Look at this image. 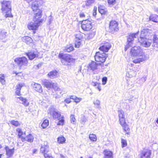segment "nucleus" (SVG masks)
Returning a JSON list of instances; mask_svg holds the SVG:
<instances>
[{"label": "nucleus", "instance_id": "nucleus-12", "mask_svg": "<svg viewBox=\"0 0 158 158\" xmlns=\"http://www.w3.org/2000/svg\"><path fill=\"white\" fill-rule=\"evenodd\" d=\"M119 30L118 24L117 22L115 20H111L109 24V31L112 34L115 32L118 31Z\"/></svg>", "mask_w": 158, "mask_h": 158}, {"label": "nucleus", "instance_id": "nucleus-10", "mask_svg": "<svg viewBox=\"0 0 158 158\" xmlns=\"http://www.w3.org/2000/svg\"><path fill=\"white\" fill-rule=\"evenodd\" d=\"M48 114L52 115L55 119L59 120L60 118V114L57 110L53 107H50L48 110Z\"/></svg>", "mask_w": 158, "mask_h": 158}, {"label": "nucleus", "instance_id": "nucleus-56", "mask_svg": "<svg viewBox=\"0 0 158 158\" xmlns=\"http://www.w3.org/2000/svg\"><path fill=\"white\" fill-rule=\"evenodd\" d=\"M70 99V98H68L64 100V102L67 103H69L71 102Z\"/></svg>", "mask_w": 158, "mask_h": 158}, {"label": "nucleus", "instance_id": "nucleus-11", "mask_svg": "<svg viewBox=\"0 0 158 158\" xmlns=\"http://www.w3.org/2000/svg\"><path fill=\"white\" fill-rule=\"evenodd\" d=\"M15 62L20 67L23 66H27L28 61L27 58L25 57H18L15 59Z\"/></svg>", "mask_w": 158, "mask_h": 158}, {"label": "nucleus", "instance_id": "nucleus-62", "mask_svg": "<svg viewBox=\"0 0 158 158\" xmlns=\"http://www.w3.org/2000/svg\"><path fill=\"white\" fill-rule=\"evenodd\" d=\"M155 11L157 13H158V8H155Z\"/></svg>", "mask_w": 158, "mask_h": 158}, {"label": "nucleus", "instance_id": "nucleus-28", "mask_svg": "<svg viewBox=\"0 0 158 158\" xmlns=\"http://www.w3.org/2000/svg\"><path fill=\"white\" fill-rule=\"evenodd\" d=\"M104 158H112V153L110 151L106 150L104 151Z\"/></svg>", "mask_w": 158, "mask_h": 158}, {"label": "nucleus", "instance_id": "nucleus-38", "mask_svg": "<svg viewBox=\"0 0 158 158\" xmlns=\"http://www.w3.org/2000/svg\"><path fill=\"white\" fill-rule=\"evenodd\" d=\"M65 140V139L63 136L59 137L57 139L58 142L60 143H64Z\"/></svg>", "mask_w": 158, "mask_h": 158}, {"label": "nucleus", "instance_id": "nucleus-64", "mask_svg": "<svg viewBox=\"0 0 158 158\" xmlns=\"http://www.w3.org/2000/svg\"><path fill=\"white\" fill-rule=\"evenodd\" d=\"M129 108V105H128L127 106V109H128Z\"/></svg>", "mask_w": 158, "mask_h": 158}, {"label": "nucleus", "instance_id": "nucleus-24", "mask_svg": "<svg viewBox=\"0 0 158 158\" xmlns=\"http://www.w3.org/2000/svg\"><path fill=\"white\" fill-rule=\"evenodd\" d=\"M18 98L22 102V104L25 106H27L29 105V103L26 98H24L22 97H18Z\"/></svg>", "mask_w": 158, "mask_h": 158}, {"label": "nucleus", "instance_id": "nucleus-35", "mask_svg": "<svg viewBox=\"0 0 158 158\" xmlns=\"http://www.w3.org/2000/svg\"><path fill=\"white\" fill-rule=\"evenodd\" d=\"M98 11L101 14H105L106 11L104 7L100 6L98 7Z\"/></svg>", "mask_w": 158, "mask_h": 158}, {"label": "nucleus", "instance_id": "nucleus-26", "mask_svg": "<svg viewBox=\"0 0 158 158\" xmlns=\"http://www.w3.org/2000/svg\"><path fill=\"white\" fill-rule=\"evenodd\" d=\"M23 85V84H19L16 85L17 88L16 89L15 93L17 95L20 96V90Z\"/></svg>", "mask_w": 158, "mask_h": 158}, {"label": "nucleus", "instance_id": "nucleus-55", "mask_svg": "<svg viewBox=\"0 0 158 158\" xmlns=\"http://www.w3.org/2000/svg\"><path fill=\"white\" fill-rule=\"evenodd\" d=\"M82 98H78L77 97V98L75 99L74 101L76 103H78L81 100Z\"/></svg>", "mask_w": 158, "mask_h": 158}, {"label": "nucleus", "instance_id": "nucleus-41", "mask_svg": "<svg viewBox=\"0 0 158 158\" xmlns=\"http://www.w3.org/2000/svg\"><path fill=\"white\" fill-rule=\"evenodd\" d=\"M147 79V77L146 76H144L141 78L137 81L138 83L142 84H143L146 80Z\"/></svg>", "mask_w": 158, "mask_h": 158}, {"label": "nucleus", "instance_id": "nucleus-52", "mask_svg": "<svg viewBox=\"0 0 158 158\" xmlns=\"http://www.w3.org/2000/svg\"><path fill=\"white\" fill-rule=\"evenodd\" d=\"M107 78L106 77H104L102 78V84L105 85L106 83Z\"/></svg>", "mask_w": 158, "mask_h": 158}, {"label": "nucleus", "instance_id": "nucleus-50", "mask_svg": "<svg viewBox=\"0 0 158 158\" xmlns=\"http://www.w3.org/2000/svg\"><path fill=\"white\" fill-rule=\"evenodd\" d=\"M95 0H88L86 2V6H89L93 3Z\"/></svg>", "mask_w": 158, "mask_h": 158}, {"label": "nucleus", "instance_id": "nucleus-4", "mask_svg": "<svg viewBox=\"0 0 158 158\" xmlns=\"http://www.w3.org/2000/svg\"><path fill=\"white\" fill-rule=\"evenodd\" d=\"M138 32L135 33L130 34L129 36L127 39V44L125 46V50L126 51L130 47L132 46L134 43V40L137 39Z\"/></svg>", "mask_w": 158, "mask_h": 158}, {"label": "nucleus", "instance_id": "nucleus-47", "mask_svg": "<svg viewBox=\"0 0 158 158\" xmlns=\"http://www.w3.org/2000/svg\"><path fill=\"white\" fill-rule=\"evenodd\" d=\"M94 104L96 105L97 108H99L100 104V101L98 100H96L93 102Z\"/></svg>", "mask_w": 158, "mask_h": 158}, {"label": "nucleus", "instance_id": "nucleus-29", "mask_svg": "<svg viewBox=\"0 0 158 158\" xmlns=\"http://www.w3.org/2000/svg\"><path fill=\"white\" fill-rule=\"evenodd\" d=\"M98 64L96 62L92 61L89 64L90 68L93 70L96 69H97Z\"/></svg>", "mask_w": 158, "mask_h": 158}, {"label": "nucleus", "instance_id": "nucleus-60", "mask_svg": "<svg viewBox=\"0 0 158 158\" xmlns=\"http://www.w3.org/2000/svg\"><path fill=\"white\" fill-rule=\"evenodd\" d=\"M97 13H96V10H94V11L93 13V16H95L96 15Z\"/></svg>", "mask_w": 158, "mask_h": 158}, {"label": "nucleus", "instance_id": "nucleus-42", "mask_svg": "<svg viewBox=\"0 0 158 158\" xmlns=\"http://www.w3.org/2000/svg\"><path fill=\"white\" fill-rule=\"evenodd\" d=\"M108 4L111 7L116 4L115 0H107Z\"/></svg>", "mask_w": 158, "mask_h": 158}, {"label": "nucleus", "instance_id": "nucleus-53", "mask_svg": "<svg viewBox=\"0 0 158 158\" xmlns=\"http://www.w3.org/2000/svg\"><path fill=\"white\" fill-rule=\"evenodd\" d=\"M44 156L45 158H52V157L47 154V153H46L44 154Z\"/></svg>", "mask_w": 158, "mask_h": 158}, {"label": "nucleus", "instance_id": "nucleus-19", "mask_svg": "<svg viewBox=\"0 0 158 158\" xmlns=\"http://www.w3.org/2000/svg\"><path fill=\"white\" fill-rule=\"evenodd\" d=\"M52 87L54 89L56 92V93L58 95L61 94L62 93V90L59 88L58 87L56 84L52 83Z\"/></svg>", "mask_w": 158, "mask_h": 158}, {"label": "nucleus", "instance_id": "nucleus-61", "mask_svg": "<svg viewBox=\"0 0 158 158\" xmlns=\"http://www.w3.org/2000/svg\"><path fill=\"white\" fill-rule=\"evenodd\" d=\"M1 100L3 102H5V98L3 97L2 98Z\"/></svg>", "mask_w": 158, "mask_h": 158}, {"label": "nucleus", "instance_id": "nucleus-37", "mask_svg": "<svg viewBox=\"0 0 158 158\" xmlns=\"http://www.w3.org/2000/svg\"><path fill=\"white\" fill-rule=\"evenodd\" d=\"M0 82L2 85H4L5 83V76L4 74H0Z\"/></svg>", "mask_w": 158, "mask_h": 158}, {"label": "nucleus", "instance_id": "nucleus-49", "mask_svg": "<svg viewBox=\"0 0 158 158\" xmlns=\"http://www.w3.org/2000/svg\"><path fill=\"white\" fill-rule=\"evenodd\" d=\"M122 146L123 148L126 146L127 145V141L125 140L122 139L121 140Z\"/></svg>", "mask_w": 158, "mask_h": 158}, {"label": "nucleus", "instance_id": "nucleus-1", "mask_svg": "<svg viewBox=\"0 0 158 158\" xmlns=\"http://www.w3.org/2000/svg\"><path fill=\"white\" fill-rule=\"evenodd\" d=\"M43 3V0H35L32 3L31 8L34 13L33 18L34 22L28 23L27 27L29 29L33 30H36L40 26V23L42 22V19H40L42 16V11L38 9V7Z\"/></svg>", "mask_w": 158, "mask_h": 158}, {"label": "nucleus", "instance_id": "nucleus-44", "mask_svg": "<svg viewBox=\"0 0 158 158\" xmlns=\"http://www.w3.org/2000/svg\"><path fill=\"white\" fill-rule=\"evenodd\" d=\"M6 32H5L4 31L2 30L0 32V35H1V37L0 38L1 39H3L5 37L6 35Z\"/></svg>", "mask_w": 158, "mask_h": 158}, {"label": "nucleus", "instance_id": "nucleus-15", "mask_svg": "<svg viewBox=\"0 0 158 158\" xmlns=\"http://www.w3.org/2000/svg\"><path fill=\"white\" fill-rule=\"evenodd\" d=\"M119 120L120 124L125 123V122L124 115V112L122 110H119L118 111Z\"/></svg>", "mask_w": 158, "mask_h": 158}, {"label": "nucleus", "instance_id": "nucleus-23", "mask_svg": "<svg viewBox=\"0 0 158 158\" xmlns=\"http://www.w3.org/2000/svg\"><path fill=\"white\" fill-rule=\"evenodd\" d=\"M22 40L23 42H25L27 44H29L32 42V39L28 36H25L23 37Z\"/></svg>", "mask_w": 158, "mask_h": 158}, {"label": "nucleus", "instance_id": "nucleus-31", "mask_svg": "<svg viewBox=\"0 0 158 158\" xmlns=\"http://www.w3.org/2000/svg\"><path fill=\"white\" fill-rule=\"evenodd\" d=\"M150 20L155 22H157L158 21V15H152L149 17Z\"/></svg>", "mask_w": 158, "mask_h": 158}, {"label": "nucleus", "instance_id": "nucleus-32", "mask_svg": "<svg viewBox=\"0 0 158 158\" xmlns=\"http://www.w3.org/2000/svg\"><path fill=\"white\" fill-rule=\"evenodd\" d=\"M153 45L152 46L156 48L158 47V39L156 35H154L153 37Z\"/></svg>", "mask_w": 158, "mask_h": 158}, {"label": "nucleus", "instance_id": "nucleus-14", "mask_svg": "<svg viewBox=\"0 0 158 158\" xmlns=\"http://www.w3.org/2000/svg\"><path fill=\"white\" fill-rule=\"evenodd\" d=\"M26 55L29 60H32L38 56L37 52H36L31 51L26 53Z\"/></svg>", "mask_w": 158, "mask_h": 158}, {"label": "nucleus", "instance_id": "nucleus-3", "mask_svg": "<svg viewBox=\"0 0 158 158\" xmlns=\"http://www.w3.org/2000/svg\"><path fill=\"white\" fill-rule=\"evenodd\" d=\"M1 10L3 14H5L6 18L10 17L11 15V2L10 1H3L1 2Z\"/></svg>", "mask_w": 158, "mask_h": 158}, {"label": "nucleus", "instance_id": "nucleus-45", "mask_svg": "<svg viewBox=\"0 0 158 158\" xmlns=\"http://www.w3.org/2000/svg\"><path fill=\"white\" fill-rule=\"evenodd\" d=\"M81 41H77V40H75V47L76 48H79L80 47L81 44Z\"/></svg>", "mask_w": 158, "mask_h": 158}, {"label": "nucleus", "instance_id": "nucleus-16", "mask_svg": "<svg viewBox=\"0 0 158 158\" xmlns=\"http://www.w3.org/2000/svg\"><path fill=\"white\" fill-rule=\"evenodd\" d=\"M5 149L7 158H9L13 156L14 152V148L10 149L8 146H6L5 148Z\"/></svg>", "mask_w": 158, "mask_h": 158}, {"label": "nucleus", "instance_id": "nucleus-13", "mask_svg": "<svg viewBox=\"0 0 158 158\" xmlns=\"http://www.w3.org/2000/svg\"><path fill=\"white\" fill-rule=\"evenodd\" d=\"M151 151L148 149L143 150L140 154V158H150Z\"/></svg>", "mask_w": 158, "mask_h": 158}, {"label": "nucleus", "instance_id": "nucleus-6", "mask_svg": "<svg viewBox=\"0 0 158 158\" xmlns=\"http://www.w3.org/2000/svg\"><path fill=\"white\" fill-rule=\"evenodd\" d=\"M152 30L148 29H143L141 31L140 36L141 38L144 37L149 39H151L152 37L154 36Z\"/></svg>", "mask_w": 158, "mask_h": 158}, {"label": "nucleus", "instance_id": "nucleus-58", "mask_svg": "<svg viewBox=\"0 0 158 158\" xmlns=\"http://www.w3.org/2000/svg\"><path fill=\"white\" fill-rule=\"evenodd\" d=\"M70 99H72L75 100V99H76V98L77 97H76L75 96L72 95V96H70Z\"/></svg>", "mask_w": 158, "mask_h": 158}, {"label": "nucleus", "instance_id": "nucleus-54", "mask_svg": "<svg viewBox=\"0 0 158 158\" xmlns=\"http://www.w3.org/2000/svg\"><path fill=\"white\" fill-rule=\"evenodd\" d=\"M81 123H85L86 122V119L85 117L84 116L82 117H81Z\"/></svg>", "mask_w": 158, "mask_h": 158}, {"label": "nucleus", "instance_id": "nucleus-39", "mask_svg": "<svg viewBox=\"0 0 158 158\" xmlns=\"http://www.w3.org/2000/svg\"><path fill=\"white\" fill-rule=\"evenodd\" d=\"M92 85L94 86H96V88L99 90V91L101 90V87L100 84H99L97 82H93Z\"/></svg>", "mask_w": 158, "mask_h": 158}, {"label": "nucleus", "instance_id": "nucleus-36", "mask_svg": "<svg viewBox=\"0 0 158 158\" xmlns=\"http://www.w3.org/2000/svg\"><path fill=\"white\" fill-rule=\"evenodd\" d=\"M49 124L48 120H45L41 124V127L43 128H46Z\"/></svg>", "mask_w": 158, "mask_h": 158}, {"label": "nucleus", "instance_id": "nucleus-33", "mask_svg": "<svg viewBox=\"0 0 158 158\" xmlns=\"http://www.w3.org/2000/svg\"><path fill=\"white\" fill-rule=\"evenodd\" d=\"M95 34V33L94 32L89 33L86 35V39L87 40L91 39L94 37Z\"/></svg>", "mask_w": 158, "mask_h": 158}, {"label": "nucleus", "instance_id": "nucleus-48", "mask_svg": "<svg viewBox=\"0 0 158 158\" xmlns=\"http://www.w3.org/2000/svg\"><path fill=\"white\" fill-rule=\"evenodd\" d=\"M61 119L57 123V125H63L64 122V120L63 119V117H60Z\"/></svg>", "mask_w": 158, "mask_h": 158}, {"label": "nucleus", "instance_id": "nucleus-46", "mask_svg": "<svg viewBox=\"0 0 158 158\" xmlns=\"http://www.w3.org/2000/svg\"><path fill=\"white\" fill-rule=\"evenodd\" d=\"M17 131L18 132V136L19 138L21 137V136L23 135V132H22L21 129L18 128L17 129Z\"/></svg>", "mask_w": 158, "mask_h": 158}, {"label": "nucleus", "instance_id": "nucleus-59", "mask_svg": "<svg viewBox=\"0 0 158 158\" xmlns=\"http://www.w3.org/2000/svg\"><path fill=\"white\" fill-rule=\"evenodd\" d=\"M80 16L81 17H83L85 16V15L83 13H80Z\"/></svg>", "mask_w": 158, "mask_h": 158}, {"label": "nucleus", "instance_id": "nucleus-51", "mask_svg": "<svg viewBox=\"0 0 158 158\" xmlns=\"http://www.w3.org/2000/svg\"><path fill=\"white\" fill-rule=\"evenodd\" d=\"M11 123L13 125L15 126H18L19 124V123L17 121H15L14 120L12 121Z\"/></svg>", "mask_w": 158, "mask_h": 158}, {"label": "nucleus", "instance_id": "nucleus-18", "mask_svg": "<svg viewBox=\"0 0 158 158\" xmlns=\"http://www.w3.org/2000/svg\"><path fill=\"white\" fill-rule=\"evenodd\" d=\"M43 85L47 88H50L52 87V82L46 79H43L42 81Z\"/></svg>", "mask_w": 158, "mask_h": 158}, {"label": "nucleus", "instance_id": "nucleus-17", "mask_svg": "<svg viewBox=\"0 0 158 158\" xmlns=\"http://www.w3.org/2000/svg\"><path fill=\"white\" fill-rule=\"evenodd\" d=\"M111 47V45L109 44H107L100 47L99 49L102 51L101 52L104 53V52H108Z\"/></svg>", "mask_w": 158, "mask_h": 158}, {"label": "nucleus", "instance_id": "nucleus-8", "mask_svg": "<svg viewBox=\"0 0 158 158\" xmlns=\"http://www.w3.org/2000/svg\"><path fill=\"white\" fill-rule=\"evenodd\" d=\"M139 42L140 43L141 45L144 47L148 48L149 47L152 42V40L151 39L145 38L144 37H141L139 39H138Z\"/></svg>", "mask_w": 158, "mask_h": 158}, {"label": "nucleus", "instance_id": "nucleus-34", "mask_svg": "<svg viewBox=\"0 0 158 158\" xmlns=\"http://www.w3.org/2000/svg\"><path fill=\"white\" fill-rule=\"evenodd\" d=\"M75 40L81 41L83 38L82 35L81 33H79L75 35Z\"/></svg>", "mask_w": 158, "mask_h": 158}, {"label": "nucleus", "instance_id": "nucleus-27", "mask_svg": "<svg viewBox=\"0 0 158 158\" xmlns=\"http://www.w3.org/2000/svg\"><path fill=\"white\" fill-rule=\"evenodd\" d=\"M57 72L56 71H53L49 73L48 75L51 78H54L56 77Z\"/></svg>", "mask_w": 158, "mask_h": 158}, {"label": "nucleus", "instance_id": "nucleus-57", "mask_svg": "<svg viewBox=\"0 0 158 158\" xmlns=\"http://www.w3.org/2000/svg\"><path fill=\"white\" fill-rule=\"evenodd\" d=\"M52 20V17L50 15L48 17V22L49 23V24H50Z\"/></svg>", "mask_w": 158, "mask_h": 158}, {"label": "nucleus", "instance_id": "nucleus-43", "mask_svg": "<svg viewBox=\"0 0 158 158\" xmlns=\"http://www.w3.org/2000/svg\"><path fill=\"white\" fill-rule=\"evenodd\" d=\"M71 122L72 123H74L76 122V119L75 118V116L73 114H71L70 116Z\"/></svg>", "mask_w": 158, "mask_h": 158}, {"label": "nucleus", "instance_id": "nucleus-63", "mask_svg": "<svg viewBox=\"0 0 158 158\" xmlns=\"http://www.w3.org/2000/svg\"><path fill=\"white\" fill-rule=\"evenodd\" d=\"M156 122L158 124V118L157 119V120L156 121Z\"/></svg>", "mask_w": 158, "mask_h": 158}, {"label": "nucleus", "instance_id": "nucleus-7", "mask_svg": "<svg viewBox=\"0 0 158 158\" xmlns=\"http://www.w3.org/2000/svg\"><path fill=\"white\" fill-rule=\"evenodd\" d=\"M61 57V62L62 64L66 65H70L74 60V59L69 55H62Z\"/></svg>", "mask_w": 158, "mask_h": 158}, {"label": "nucleus", "instance_id": "nucleus-20", "mask_svg": "<svg viewBox=\"0 0 158 158\" xmlns=\"http://www.w3.org/2000/svg\"><path fill=\"white\" fill-rule=\"evenodd\" d=\"M32 85L34 89L40 93L42 92L41 86L40 84L34 83L33 84H32Z\"/></svg>", "mask_w": 158, "mask_h": 158}, {"label": "nucleus", "instance_id": "nucleus-40", "mask_svg": "<svg viewBox=\"0 0 158 158\" xmlns=\"http://www.w3.org/2000/svg\"><path fill=\"white\" fill-rule=\"evenodd\" d=\"M89 138L93 141H96L97 139L96 135L94 134H90L89 135Z\"/></svg>", "mask_w": 158, "mask_h": 158}, {"label": "nucleus", "instance_id": "nucleus-25", "mask_svg": "<svg viewBox=\"0 0 158 158\" xmlns=\"http://www.w3.org/2000/svg\"><path fill=\"white\" fill-rule=\"evenodd\" d=\"M48 151V146L47 145H42L40 148V152L44 154L47 153Z\"/></svg>", "mask_w": 158, "mask_h": 158}, {"label": "nucleus", "instance_id": "nucleus-2", "mask_svg": "<svg viewBox=\"0 0 158 158\" xmlns=\"http://www.w3.org/2000/svg\"><path fill=\"white\" fill-rule=\"evenodd\" d=\"M130 53L132 57H139L133 60L135 63H140L141 62L145 61L149 58L148 55L147 54H145L140 47L139 46L132 47L130 51Z\"/></svg>", "mask_w": 158, "mask_h": 158}, {"label": "nucleus", "instance_id": "nucleus-5", "mask_svg": "<svg viewBox=\"0 0 158 158\" xmlns=\"http://www.w3.org/2000/svg\"><path fill=\"white\" fill-rule=\"evenodd\" d=\"M107 57L106 54L100 52H96L94 56L95 60L101 63H104Z\"/></svg>", "mask_w": 158, "mask_h": 158}, {"label": "nucleus", "instance_id": "nucleus-30", "mask_svg": "<svg viewBox=\"0 0 158 158\" xmlns=\"http://www.w3.org/2000/svg\"><path fill=\"white\" fill-rule=\"evenodd\" d=\"M73 50V47L72 45L70 44L66 47L63 50L64 52H69Z\"/></svg>", "mask_w": 158, "mask_h": 158}, {"label": "nucleus", "instance_id": "nucleus-22", "mask_svg": "<svg viewBox=\"0 0 158 158\" xmlns=\"http://www.w3.org/2000/svg\"><path fill=\"white\" fill-rule=\"evenodd\" d=\"M120 124L122 127L123 130L126 132V134L127 135H129V131L130 129L129 128L128 125L126 123V122H125V123Z\"/></svg>", "mask_w": 158, "mask_h": 158}, {"label": "nucleus", "instance_id": "nucleus-9", "mask_svg": "<svg viewBox=\"0 0 158 158\" xmlns=\"http://www.w3.org/2000/svg\"><path fill=\"white\" fill-rule=\"evenodd\" d=\"M81 27L85 31H89L92 27L91 21L88 19L82 21Z\"/></svg>", "mask_w": 158, "mask_h": 158}, {"label": "nucleus", "instance_id": "nucleus-21", "mask_svg": "<svg viewBox=\"0 0 158 158\" xmlns=\"http://www.w3.org/2000/svg\"><path fill=\"white\" fill-rule=\"evenodd\" d=\"M22 137L23 138H22L23 141L26 140L30 143L32 142L34 139L33 136L31 134H29L25 138H24L23 136H22Z\"/></svg>", "mask_w": 158, "mask_h": 158}]
</instances>
